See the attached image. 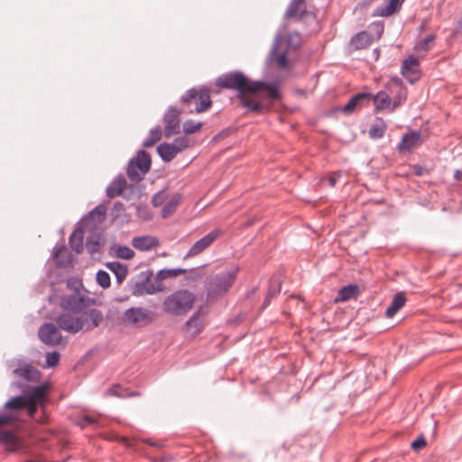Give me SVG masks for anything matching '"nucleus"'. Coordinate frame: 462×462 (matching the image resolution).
Here are the masks:
<instances>
[{"mask_svg": "<svg viewBox=\"0 0 462 462\" xmlns=\"http://www.w3.org/2000/svg\"><path fill=\"white\" fill-rule=\"evenodd\" d=\"M125 208L122 202H120V201L115 202L111 208V217H112L113 220H116V218L121 217L122 215L125 213Z\"/></svg>", "mask_w": 462, "mask_h": 462, "instance_id": "nucleus-51", "label": "nucleus"}, {"mask_svg": "<svg viewBox=\"0 0 462 462\" xmlns=\"http://www.w3.org/2000/svg\"><path fill=\"white\" fill-rule=\"evenodd\" d=\"M22 438L17 431L8 429H0V445L5 447L8 452H16L22 446Z\"/></svg>", "mask_w": 462, "mask_h": 462, "instance_id": "nucleus-22", "label": "nucleus"}, {"mask_svg": "<svg viewBox=\"0 0 462 462\" xmlns=\"http://www.w3.org/2000/svg\"><path fill=\"white\" fill-rule=\"evenodd\" d=\"M60 329L57 324L45 322L38 329V337L46 346H58L62 340Z\"/></svg>", "mask_w": 462, "mask_h": 462, "instance_id": "nucleus-13", "label": "nucleus"}, {"mask_svg": "<svg viewBox=\"0 0 462 462\" xmlns=\"http://www.w3.org/2000/svg\"><path fill=\"white\" fill-rule=\"evenodd\" d=\"M403 0H387L383 4L377 6L374 11L372 15L375 16H383L387 17L395 13H397L402 4Z\"/></svg>", "mask_w": 462, "mask_h": 462, "instance_id": "nucleus-26", "label": "nucleus"}, {"mask_svg": "<svg viewBox=\"0 0 462 462\" xmlns=\"http://www.w3.org/2000/svg\"><path fill=\"white\" fill-rule=\"evenodd\" d=\"M14 385L22 390V393L10 398L3 406L2 414H7L11 418V424H14L17 416L24 411L25 401H34L38 397V390L28 393V384L14 383Z\"/></svg>", "mask_w": 462, "mask_h": 462, "instance_id": "nucleus-5", "label": "nucleus"}, {"mask_svg": "<svg viewBox=\"0 0 462 462\" xmlns=\"http://www.w3.org/2000/svg\"><path fill=\"white\" fill-rule=\"evenodd\" d=\"M282 279L280 275L274 274L270 278L268 290L262 304V310L266 309L272 300L281 293Z\"/></svg>", "mask_w": 462, "mask_h": 462, "instance_id": "nucleus-25", "label": "nucleus"}, {"mask_svg": "<svg viewBox=\"0 0 462 462\" xmlns=\"http://www.w3.org/2000/svg\"><path fill=\"white\" fill-rule=\"evenodd\" d=\"M154 312L143 307H131L125 310L122 322L135 328H143L150 325L154 319Z\"/></svg>", "mask_w": 462, "mask_h": 462, "instance_id": "nucleus-8", "label": "nucleus"}, {"mask_svg": "<svg viewBox=\"0 0 462 462\" xmlns=\"http://www.w3.org/2000/svg\"><path fill=\"white\" fill-rule=\"evenodd\" d=\"M66 251V245L64 244L60 245H56L53 248L52 257L56 261L57 266L67 268L72 265V255L63 254Z\"/></svg>", "mask_w": 462, "mask_h": 462, "instance_id": "nucleus-32", "label": "nucleus"}, {"mask_svg": "<svg viewBox=\"0 0 462 462\" xmlns=\"http://www.w3.org/2000/svg\"><path fill=\"white\" fill-rule=\"evenodd\" d=\"M203 307L197 310L184 324V330L195 337L199 335L204 328Z\"/></svg>", "mask_w": 462, "mask_h": 462, "instance_id": "nucleus-23", "label": "nucleus"}, {"mask_svg": "<svg viewBox=\"0 0 462 462\" xmlns=\"http://www.w3.org/2000/svg\"><path fill=\"white\" fill-rule=\"evenodd\" d=\"M182 199V195L180 194V193H176L174 194L171 199L163 206V208H162V217H167L168 216H170L171 214H172L178 204L180 202Z\"/></svg>", "mask_w": 462, "mask_h": 462, "instance_id": "nucleus-43", "label": "nucleus"}, {"mask_svg": "<svg viewBox=\"0 0 462 462\" xmlns=\"http://www.w3.org/2000/svg\"><path fill=\"white\" fill-rule=\"evenodd\" d=\"M17 367L13 370L14 377L23 379L29 383H39L41 380V372L32 363L23 359L13 361Z\"/></svg>", "mask_w": 462, "mask_h": 462, "instance_id": "nucleus-11", "label": "nucleus"}, {"mask_svg": "<svg viewBox=\"0 0 462 462\" xmlns=\"http://www.w3.org/2000/svg\"><path fill=\"white\" fill-rule=\"evenodd\" d=\"M371 101L374 103V113L387 108L392 104L390 95L385 91H379L376 95L371 97Z\"/></svg>", "mask_w": 462, "mask_h": 462, "instance_id": "nucleus-37", "label": "nucleus"}, {"mask_svg": "<svg viewBox=\"0 0 462 462\" xmlns=\"http://www.w3.org/2000/svg\"><path fill=\"white\" fill-rule=\"evenodd\" d=\"M107 208L105 204H99L90 210L87 216L88 218L94 219L97 216V222L102 223L106 219Z\"/></svg>", "mask_w": 462, "mask_h": 462, "instance_id": "nucleus-44", "label": "nucleus"}, {"mask_svg": "<svg viewBox=\"0 0 462 462\" xmlns=\"http://www.w3.org/2000/svg\"><path fill=\"white\" fill-rule=\"evenodd\" d=\"M221 234L222 231L217 228L204 236L189 248V252L184 256V259L198 255L202 253L204 250L209 247Z\"/></svg>", "mask_w": 462, "mask_h": 462, "instance_id": "nucleus-20", "label": "nucleus"}, {"mask_svg": "<svg viewBox=\"0 0 462 462\" xmlns=\"http://www.w3.org/2000/svg\"><path fill=\"white\" fill-rule=\"evenodd\" d=\"M340 172H334L332 173L328 178V184L329 186L331 187H335L336 184H337V181L338 180V178L340 177Z\"/></svg>", "mask_w": 462, "mask_h": 462, "instance_id": "nucleus-59", "label": "nucleus"}, {"mask_svg": "<svg viewBox=\"0 0 462 462\" xmlns=\"http://www.w3.org/2000/svg\"><path fill=\"white\" fill-rule=\"evenodd\" d=\"M60 360V355L57 351L49 352L45 356V366L46 367H55L59 365Z\"/></svg>", "mask_w": 462, "mask_h": 462, "instance_id": "nucleus-48", "label": "nucleus"}, {"mask_svg": "<svg viewBox=\"0 0 462 462\" xmlns=\"http://www.w3.org/2000/svg\"><path fill=\"white\" fill-rule=\"evenodd\" d=\"M180 102L183 106V108L189 114H199L207 111L213 104L210 97V88L202 86L200 88L188 89L184 95L181 96Z\"/></svg>", "mask_w": 462, "mask_h": 462, "instance_id": "nucleus-3", "label": "nucleus"}, {"mask_svg": "<svg viewBox=\"0 0 462 462\" xmlns=\"http://www.w3.org/2000/svg\"><path fill=\"white\" fill-rule=\"evenodd\" d=\"M157 152L164 162H170L180 152V149L172 143H162L157 146Z\"/></svg>", "mask_w": 462, "mask_h": 462, "instance_id": "nucleus-35", "label": "nucleus"}, {"mask_svg": "<svg viewBox=\"0 0 462 462\" xmlns=\"http://www.w3.org/2000/svg\"><path fill=\"white\" fill-rule=\"evenodd\" d=\"M107 394L116 396L117 398H128L139 396L140 393L136 391H130L128 388H124L120 384H113L108 390Z\"/></svg>", "mask_w": 462, "mask_h": 462, "instance_id": "nucleus-41", "label": "nucleus"}, {"mask_svg": "<svg viewBox=\"0 0 462 462\" xmlns=\"http://www.w3.org/2000/svg\"><path fill=\"white\" fill-rule=\"evenodd\" d=\"M67 287L72 293H80V290L83 287L82 281L76 277H70L67 280Z\"/></svg>", "mask_w": 462, "mask_h": 462, "instance_id": "nucleus-49", "label": "nucleus"}, {"mask_svg": "<svg viewBox=\"0 0 462 462\" xmlns=\"http://www.w3.org/2000/svg\"><path fill=\"white\" fill-rule=\"evenodd\" d=\"M84 227L79 223L69 237V246L77 254H80L84 250Z\"/></svg>", "mask_w": 462, "mask_h": 462, "instance_id": "nucleus-28", "label": "nucleus"}, {"mask_svg": "<svg viewBox=\"0 0 462 462\" xmlns=\"http://www.w3.org/2000/svg\"><path fill=\"white\" fill-rule=\"evenodd\" d=\"M150 462H164L163 457H150Z\"/></svg>", "mask_w": 462, "mask_h": 462, "instance_id": "nucleus-64", "label": "nucleus"}, {"mask_svg": "<svg viewBox=\"0 0 462 462\" xmlns=\"http://www.w3.org/2000/svg\"><path fill=\"white\" fill-rule=\"evenodd\" d=\"M215 85L222 89L236 91L237 98L244 94L254 96L262 92H265L267 97L272 101H278L282 98L278 83L253 80L241 70H231L221 74L216 79Z\"/></svg>", "mask_w": 462, "mask_h": 462, "instance_id": "nucleus-1", "label": "nucleus"}, {"mask_svg": "<svg viewBox=\"0 0 462 462\" xmlns=\"http://www.w3.org/2000/svg\"><path fill=\"white\" fill-rule=\"evenodd\" d=\"M136 209H137V214L143 220H150L152 218V215L148 211L147 206L139 205V206H137Z\"/></svg>", "mask_w": 462, "mask_h": 462, "instance_id": "nucleus-55", "label": "nucleus"}, {"mask_svg": "<svg viewBox=\"0 0 462 462\" xmlns=\"http://www.w3.org/2000/svg\"><path fill=\"white\" fill-rule=\"evenodd\" d=\"M181 110L178 109L175 106H170L163 116V121L165 123L164 127V135L169 138L174 134L180 133V115L181 114Z\"/></svg>", "mask_w": 462, "mask_h": 462, "instance_id": "nucleus-17", "label": "nucleus"}, {"mask_svg": "<svg viewBox=\"0 0 462 462\" xmlns=\"http://www.w3.org/2000/svg\"><path fill=\"white\" fill-rule=\"evenodd\" d=\"M172 144L175 145L177 149H180V152L181 151L188 147V140L184 136L177 137L174 139Z\"/></svg>", "mask_w": 462, "mask_h": 462, "instance_id": "nucleus-56", "label": "nucleus"}, {"mask_svg": "<svg viewBox=\"0 0 462 462\" xmlns=\"http://www.w3.org/2000/svg\"><path fill=\"white\" fill-rule=\"evenodd\" d=\"M151 166L150 153L145 150H139L136 155L128 162L126 174L131 180L138 182L143 179V175L150 171Z\"/></svg>", "mask_w": 462, "mask_h": 462, "instance_id": "nucleus-6", "label": "nucleus"}, {"mask_svg": "<svg viewBox=\"0 0 462 462\" xmlns=\"http://www.w3.org/2000/svg\"><path fill=\"white\" fill-rule=\"evenodd\" d=\"M422 142L420 132L411 130L402 135L396 148L400 152H411L419 147Z\"/></svg>", "mask_w": 462, "mask_h": 462, "instance_id": "nucleus-21", "label": "nucleus"}, {"mask_svg": "<svg viewBox=\"0 0 462 462\" xmlns=\"http://www.w3.org/2000/svg\"><path fill=\"white\" fill-rule=\"evenodd\" d=\"M162 128L160 125H156L155 127L150 130L148 136L143 142V146L144 148L152 147L156 143H158L162 139Z\"/></svg>", "mask_w": 462, "mask_h": 462, "instance_id": "nucleus-42", "label": "nucleus"}, {"mask_svg": "<svg viewBox=\"0 0 462 462\" xmlns=\"http://www.w3.org/2000/svg\"><path fill=\"white\" fill-rule=\"evenodd\" d=\"M78 314L72 312H65L58 315L55 318L57 326L70 334H75L80 331L83 328L82 321L78 319Z\"/></svg>", "mask_w": 462, "mask_h": 462, "instance_id": "nucleus-16", "label": "nucleus"}, {"mask_svg": "<svg viewBox=\"0 0 462 462\" xmlns=\"http://www.w3.org/2000/svg\"><path fill=\"white\" fill-rule=\"evenodd\" d=\"M153 272L147 270L140 273L138 280L135 282H129V288L133 295L142 296L143 294H154L157 291H162L164 286L156 281L152 282Z\"/></svg>", "mask_w": 462, "mask_h": 462, "instance_id": "nucleus-7", "label": "nucleus"}, {"mask_svg": "<svg viewBox=\"0 0 462 462\" xmlns=\"http://www.w3.org/2000/svg\"><path fill=\"white\" fill-rule=\"evenodd\" d=\"M48 387V383H42L34 386L28 384V393H33L32 391L38 390V397L34 399V401H25L24 411L29 418L35 420V415L38 410L40 408L44 410L48 402V397L46 395Z\"/></svg>", "mask_w": 462, "mask_h": 462, "instance_id": "nucleus-10", "label": "nucleus"}, {"mask_svg": "<svg viewBox=\"0 0 462 462\" xmlns=\"http://www.w3.org/2000/svg\"><path fill=\"white\" fill-rule=\"evenodd\" d=\"M143 442L147 443L151 447L156 448H162L163 445L160 442L152 441L151 439H143Z\"/></svg>", "mask_w": 462, "mask_h": 462, "instance_id": "nucleus-61", "label": "nucleus"}, {"mask_svg": "<svg viewBox=\"0 0 462 462\" xmlns=\"http://www.w3.org/2000/svg\"><path fill=\"white\" fill-rule=\"evenodd\" d=\"M97 283L103 289H107L111 285L110 275L107 272L99 270L96 274Z\"/></svg>", "mask_w": 462, "mask_h": 462, "instance_id": "nucleus-46", "label": "nucleus"}, {"mask_svg": "<svg viewBox=\"0 0 462 462\" xmlns=\"http://www.w3.org/2000/svg\"><path fill=\"white\" fill-rule=\"evenodd\" d=\"M282 42L283 37L278 33L273 40L271 51L267 58V63L271 64L275 62L279 68L285 69L289 64V60L286 51H279Z\"/></svg>", "mask_w": 462, "mask_h": 462, "instance_id": "nucleus-19", "label": "nucleus"}, {"mask_svg": "<svg viewBox=\"0 0 462 462\" xmlns=\"http://www.w3.org/2000/svg\"><path fill=\"white\" fill-rule=\"evenodd\" d=\"M372 94L369 92H359L354 95L348 102L341 108V111L349 115L355 111L358 106H367L371 103Z\"/></svg>", "mask_w": 462, "mask_h": 462, "instance_id": "nucleus-24", "label": "nucleus"}, {"mask_svg": "<svg viewBox=\"0 0 462 462\" xmlns=\"http://www.w3.org/2000/svg\"><path fill=\"white\" fill-rule=\"evenodd\" d=\"M387 129V125L382 117H375L371 125L368 134L371 139L383 138Z\"/></svg>", "mask_w": 462, "mask_h": 462, "instance_id": "nucleus-38", "label": "nucleus"}, {"mask_svg": "<svg viewBox=\"0 0 462 462\" xmlns=\"http://www.w3.org/2000/svg\"><path fill=\"white\" fill-rule=\"evenodd\" d=\"M203 126L202 122H194L191 119H189L183 123V132L186 134H192L201 130Z\"/></svg>", "mask_w": 462, "mask_h": 462, "instance_id": "nucleus-45", "label": "nucleus"}, {"mask_svg": "<svg viewBox=\"0 0 462 462\" xmlns=\"http://www.w3.org/2000/svg\"><path fill=\"white\" fill-rule=\"evenodd\" d=\"M297 448V445L296 444H291L290 446H287L286 443H284L282 445V448L285 450V451H294Z\"/></svg>", "mask_w": 462, "mask_h": 462, "instance_id": "nucleus-62", "label": "nucleus"}, {"mask_svg": "<svg viewBox=\"0 0 462 462\" xmlns=\"http://www.w3.org/2000/svg\"><path fill=\"white\" fill-rule=\"evenodd\" d=\"M412 169H413V173L418 177H421V176H424V175L430 173L429 170L425 166H422L420 164L413 165Z\"/></svg>", "mask_w": 462, "mask_h": 462, "instance_id": "nucleus-58", "label": "nucleus"}, {"mask_svg": "<svg viewBox=\"0 0 462 462\" xmlns=\"http://www.w3.org/2000/svg\"><path fill=\"white\" fill-rule=\"evenodd\" d=\"M78 426L81 429H84L88 426H97L98 424L97 420L90 415L85 414L80 417L77 421Z\"/></svg>", "mask_w": 462, "mask_h": 462, "instance_id": "nucleus-50", "label": "nucleus"}, {"mask_svg": "<svg viewBox=\"0 0 462 462\" xmlns=\"http://www.w3.org/2000/svg\"><path fill=\"white\" fill-rule=\"evenodd\" d=\"M373 38L366 31L359 32L354 34L350 39V44L355 51L367 48L372 43Z\"/></svg>", "mask_w": 462, "mask_h": 462, "instance_id": "nucleus-33", "label": "nucleus"}, {"mask_svg": "<svg viewBox=\"0 0 462 462\" xmlns=\"http://www.w3.org/2000/svg\"><path fill=\"white\" fill-rule=\"evenodd\" d=\"M250 94H244L237 99L242 107L245 108L247 112H253L256 115L263 113V104L249 97Z\"/></svg>", "mask_w": 462, "mask_h": 462, "instance_id": "nucleus-31", "label": "nucleus"}, {"mask_svg": "<svg viewBox=\"0 0 462 462\" xmlns=\"http://www.w3.org/2000/svg\"><path fill=\"white\" fill-rule=\"evenodd\" d=\"M402 75L411 83H416L420 78V61L413 55L406 58L401 67Z\"/></svg>", "mask_w": 462, "mask_h": 462, "instance_id": "nucleus-18", "label": "nucleus"}, {"mask_svg": "<svg viewBox=\"0 0 462 462\" xmlns=\"http://www.w3.org/2000/svg\"><path fill=\"white\" fill-rule=\"evenodd\" d=\"M5 425H11V418L7 414L0 413V428Z\"/></svg>", "mask_w": 462, "mask_h": 462, "instance_id": "nucleus-60", "label": "nucleus"}, {"mask_svg": "<svg viewBox=\"0 0 462 462\" xmlns=\"http://www.w3.org/2000/svg\"><path fill=\"white\" fill-rule=\"evenodd\" d=\"M166 196L163 191L155 193L152 198V203L154 207H160L164 203Z\"/></svg>", "mask_w": 462, "mask_h": 462, "instance_id": "nucleus-54", "label": "nucleus"}, {"mask_svg": "<svg viewBox=\"0 0 462 462\" xmlns=\"http://www.w3.org/2000/svg\"><path fill=\"white\" fill-rule=\"evenodd\" d=\"M94 302V299L84 296L80 293H71L60 298V306L65 311L79 314Z\"/></svg>", "mask_w": 462, "mask_h": 462, "instance_id": "nucleus-9", "label": "nucleus"}, {"mask_svg": "<svg viewBox=\"0 0 462 462\" xmlns=\"http://www.w3.org/2000/svg\"><path fill=\"white\" fill-rule=\"evenodd\" d=\"M386 88L389 91V95L392 96V110H394L395 108L399 107L406 101L408 90L406 86L400 78H391L386 85Z\"/></svg>", "mask_w": 462, "mask_h": 462, "instance_id": "nucleus-12", "label": "nucleus"}, {"mask_svg": "<svg viewBox=\"0 0 462 462\" xmlns=\"http://www.w3.org/2000/svg\"><path fill=\"white\" fill-rule=\"evenodd\" d=\"M188 273L185 268L162 269L155 275V281L162 283L163 280L175 278Z\"/></svg>", "mask_w": 462, "mask_h": 462, "instance_id": "nucleus-40", "label": "nucleus"}, {"mask_svg": "<svg viewBox=\"0 0 462 462\" xmlns=\"http://www.w3.org/2000/svg\"><path fill=\"white\" fill-rule=\"evenodd\" d=\"M78 315V319L82 321L83 325L81 330H84L85 332L92 331L97 328L104 319L102 311L95 308L88 309V307Z\"/></svg>", "mask_w": 462, "mask_h": 462, "instance_id": "nucleus-14", "label": "nucleus"}, {"mask_svg": "<svg viewBox=\"0 0 462 462\" xmlns=\"http://www.w3.org/2000/svg\"><path fill=\"white\" fill-rule=\"evenodd\" d=\"M435 39V34L433 33H430V34H428L420 43H419V48L421 49V50H424V51H428L429 50V43L431 42L432 41H434Z\"/></svg>", "mask_w": 462, "mask_h": 462, "instance_id": "nucleus-57", "label": "nucleus"}, {"mask_svg": "<svg viewBox=\"0 0 462 462\" xmlns=\"http://www.w3.org/2000/svg\"><path fill=\"white\" fill-rule=\"evenodd\" d=\"M427 446V441L422 434L418 436L411 443V448L416 452L420 451Z\"/></svg>", "mask_w": 462, "mask_h": 462, "instance_id": "nucleus-52", "label": "nucleus"}, {"mask_svg": "<svg viewBox=\"0 0 462 462\" xmlns=\"http://www.w3.org/2000/svg\"><path fill=\"white\" fill-rule=\"evenodd\" d=\"M454 179L456 180H462V171L456 170L454 172Z\"/></svg>", "mask_w": 462, "mask_h": 462, "instance_id": "nucleus-63", "label": "nucleus"}, {"mask_svg": "<svg viewBox=\"0 0 462 462\" xmlns=\"http://www.w3.org/2000/svg\"><path fill=\"white\" fill-rule=\"evenodd\" d=\"M158 245L159 242L154 236H139L133 239V246L139 251H147Z\"/></svg>", "mask_w": 462, "mask_h": 462, "instance_id": "nucleus-36", "label": "nucleus"}, {"mask_svg": "<svg viewBox=\"0 0 462 462\" xmlns=\"http://www.w3.org/2000/svg\"><path fill=\"white\" fill-rule=\"evenodd\" d=\"M127 181L123 175L116 176L106 188V196L109 199H114L122 194L123 190L126 188Z\"/></svg>", "mask_w": 462, "mask_h": 462, "instance_id": "nucleus-30", "label": "nucleus"}, {"mask_svg": "<svg viewBox=\"0 0 462 462\" xmlns=\"http://www.w3.org/2000/svg\"><path fill=\"white\" fill-rule=\"evenodd\" d=\"M189 275L186 276V280L189 282H197L200 280L204 273L199 270V268H191L188 269Z\"/></svg>", "mask_w": 462, "mask_h": 462, "instance_id": "nucleus-53", "label": "nucleus"}, {"mask_svg": "<svg viewBox=\"0 0 462 462\" xmlns=\"http://www.w3.org/2000/svg\"><path fill=\"white\" fill-rule=\"evenodd\" d=\"M106 266L115 274L116 282L121 283L127 276V266L119 262H108Z\"/></svg>", "mask_w": 462, "mask_h": 462, "instance_id": "nucleus-39", "label": "nucleus"}, {"mask_svg": "<svg viewBox=\"0 0 462 462\" xmlns=\"http://www.w3.org/2000/svg\"><path fill=\"white\" fill-rule=\"evenodd\" d=\"M116 257L130 260L134 256V252L133 249L126 245H118L116 251Z\"/></svg>", "mask_w": 462, "mask_h": 462, "instance_id": "nucleus-47", "label": "nucleus"}, {"mask_svg": "<svg viewBox=\"0 0 462 462\" xmlns=\"http://www.w3.org/2000/svg\"><path fill=\"white\" fill-rule=\"evenodd\" d=\"M360 293V288L356 284H347L340 288L337 291L335 302H345L351 299L356 298Z\"/></svg>", "mask_w": 462, "mask_h": 462, "instance_id": "nucleus-29", "label": "nucleus"}, {"mask_svg": "<svg viewBox=\"0 0 462 462\" xmlns=\"http://www.w3.org/2000/svg\"><path fill=\"white\" fill-rule=\"evenodd\" d=\"M106 244V239L104 238L102 233L98 231H92L87 236L86 240V249L88 253L91 255L99 253L102 247H104Z\"/></svg>", "mask_w": 462, "mask_h": 462, "instance_id": "nucleus-27", "label": "nucleus"}, {"mask_svg": "<svg viewBox=\"0 0 462 462\" xmlns=\"http://www.w3.org/2000/svg\"><path fill=\"white\" fill-rule=\"evenodd\" d=\"M238 270L236 267L208 276L205 281L208 299L214 300L227 292L236 281Z\"/></svg>", "mask_w": 462, "mask_h": 462, "instance_id": "nucleus-4", "label": "nucleus"}, {"mask_svg": "<svg viewBox=\"0 0 462 462\" xmlns=\"http://www.w3.org/2000/svg\"><path fill=\"white\" fill-rule=\"evenodd\" d=\"M406 300L404 291L397 292L385 310V317L393 318L405 305Z\"/></svg>", "mask_w": 462, "mask_h": 462, "instance_id": "nucleus-34", "label": "nucleus"}, {"mask_svg": "<svg viewBox=\"0 0 462 462\" xmlns=\"http://www.w3.org/2000/svg\"><path fill=\"white\" fill-rule=\"evenodd\" d=\"M196 295L187 289L177 290L168 295L162 303L163 310L171 316H184L193 308Z\"/></svg>", "mask_w": 462, "mask_h": 462, "instance_id": "nucleus-2", "label": "nucleus"}, {"mask_svg": "<svg viewBox=\"0 0 462 462\" xmlns=\"http://www.w3.org/2000/svg\"><path fill=\"white\" fill-rule=\"evenodd\" d=\"M304 2L305 0H291L284 14V17L286 19H294L297 22H302L309 19L315 21V13L308 11L306 8L300 9V5H303Z\"/></svg>", "mask_w": 462, "mask_h": 462, "instance_id": "nucleus-15", "label": "nucleus"}]
</instances>
